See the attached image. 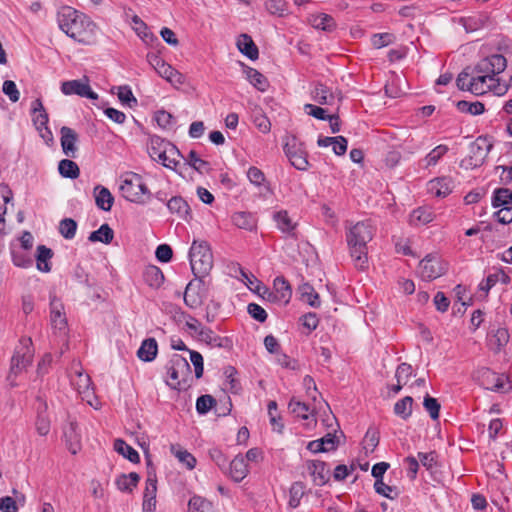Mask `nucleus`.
<instances>
[{"mask_svg": "<svg viewBox=\"0 0 512 512\" xmlns=\"http://www.w3.org/2000/svg\"><path fill=\"white\" fill-rule=\"evenodd\" d=\"M158 351L157 342L153 338L146 339L142 342L137 354L143 361H152Z\"/></svg>", "mask_w": 512, "mask_h": 512, "instance_id": "obj_33", "label": "nucleus"}, {"mask_svg": "<svg viewBox=\"0 0 512 512\" xmlns=\"http://www.w3.org/2000/svg\"><path fill=\"white\" fill-rule=\"evenodd\" d=\"M61 92L67 96L76 94L92 100H96L98 98V95L92 91L87 77L79 80L64 81L61 84Z\"/></svg>", "mask_w": 512, "mask_h": 512, "instance_id": "obj_14", "label": "nucleus"}, {"mask_svg": "<svg viewBox=\"0 0 512 512\" xmlns=\"http://www.w3.org/2000/svg\"><path fill=\"white\" fill-rule=\"evenodd\" d=\"M190 352V360L195 368V375L197 378L202 377L203 375V357L197 351H189Z\"/></svg>", "mask_w": 512, "mask_h": 512, "instance_id": "obj_63", "label": "nucleus"}, {"mask_svg": "<svg viewBox=\"0 0 512 512\" xmlns=\"http://www.w3.org/2000/svg\"><path fill=\"white\" fill-rule=\"evenodd\" d=\"M237 47L250 59H256L258 57V49L256 45L254 44L251 37L246 34L239 36L237 40Z\"/></svg>", "mask_w": 512, "mask_h": 512, "instance_id": "obj_34", "label": "nucleus"}, {"mask_svg": "<svg viewBox=\"0 0 512 512\" xmlns=\"http://www.w3.org/2000/svg\"><path fill=\"white\" fill-rule=\"evenodd\" d=\"M139 480V475L135 472H131L129 474H121L118 476L115 483L120 491L130 493L137 486Z\"/></svg>", "mask_w": 512, "mask_h": 512, "instance_id": "obj_31", "label": "nucleus"}, {"mask_svg": "<svg viewBox=\"0 0 512 512\" xmlns=\"http://www.w3.org/2000/svg\"><path fill=\"white\" fill-rule=\"evenodd\" d=\"M157 479L154 472L149 471L143 494L142 512H155L156 510Z\"/></svg>", "mask_w": 512, "mask_h": 512, "instance_id": "obj_15", "label": "nucleus"}, {"mask_svg": "<svg viewBox=\"0 0 512 512\" xmlns=\"http://www.w3.org/2000/svg\"><path fill=\"white\" fill-rule=\"evenodd\" d=\"M148 151L153 160L167 168L176 169L180 162L181 154L177 147L160 137L151 138Z\"/></svg>", "mask_w": 512, "mask_h": 512, "instance_id": "obj_7", "label": "nucleus"}, {"mask_svg": "<svg viewBox=\"0 0 512 512\" xmlns=\"http://www.w3.org/2000/svg\"><path fill=\"white\" fill-rule=\"evenodd\" d=\"M12 199V192L6 185H0V230L4 228V215L7 213V205Z\"/></svg>", "mask_w": 512, "mask_h": 512, "instance_id": "obj_40", "label": "nucleus"}, {"mask_svg": "<svg viewBox=\"0 0 512 512\" xmlns=\"http://www.w3.org/2000/svg\"><path fill=\"white\" fill-rule=\"evenodd\" d=\"M59 173L63 177L75 179L79 176V167L75 162L69 159L61 160L58 166Z\"/></svg>", "mask_w": 512, "mask_h": 512, "instance_id": "obj_45", "label": "nucleus"}, {"mask_svg": "<svg viewBox=\"0 0 512 512\" xmlns=\"http://www.w3.org/2000/svg\"><path fill=\"white\" fill-rule=\"evenodd\" d=\"M168 209L177 213L180 217L186 219L189 215V206L186 201L181 197H173L167 203Z\"/></svg>", "mask_w": 512, "mask_h": 512, "instance_id": "obj_41", "label": "nucleus"}, {"mask_svg": "<svg viewBox=\"0 0 512 512\" xmlns=\"http://www.w3.org/2000/svg\"><path fill=\"white\" fill-rule=\"evenodd\" d=\"M52 251L45 246H39L37 248V268L42 272H49L50 267V259L52 258Z\"/></svg>", "mask_w": 512, "mask_h": 512, "instance_id": "obj_39", "label": "nucleus"}, {"mask_svg": "<svg viewBox=\"0 0 512 512\" xmlns=\"http://www.w3.org/2000/svg\"><path fill=\"white\" fill-rule=\"evenodd\" d=\"M59 28L79 43L92 45L96 41L97 25L85 14L65 6L57 16Z\"/></svg>", "mask_w": 512, "mask_h": 512, "instance_id": "obj_2", "label": "nucleus"}, {"mask_svg": "<svg viewBox=\"0 0 512 512\" xmlns=\"http://www.w3.org/2000/svg\"><path fill=\"white\" fill-rule=\"evenodd\" d=\"M498 282L507 285L510 283V277L503 271H497L488 275L486 280L480 283V289L482 291L488 292Z\"/></svg>", "mask_w": 512, "mask_h": 512, "instance_id": "obj_35", "label": "nucleus"}, {"mask_svg": "<svg viewBox=\"0 0 512 512\" xmlns=\"http://www.w3.org/2000/svg\"><path fill=\"white\" fill-rule=\"evenodd\" d=\"M412 375V367L409 364L402 363L396 370L395 377L399 384L406 385Z\"/></svg>", "mask_w": 512, "mask_h": 512, "instance_id": "obj_56", "label": "nucleus"}, {"mask_svg": "<svg viewBox=\"0 0 512 512\" xmlns=\"http://www.w3.org/2000/svg\"><path fill=\"white\" fill-rule=\"evenodd\" d=\"M246 79L259 91L264 92L269 86L267 78L256 69L247 67L244 71Z\"/></svg>", "mask_w": 512, "mask_h": 512, "instance_id": "obj_32", "label": "nucleus"}, {"mask_svg": "<svg viewBox=\"0 0 512 512\" xmlns=\"http://www.w3.org/2000/svg\"><path fill=\"white\" fill-rule=\"evenodd\" d=\"M70 380L72 386L78 392L83 401L96 410L101 408V402L95 396L91 378L88 374L84 373L80 363L74 362L72 364Z\"/></svg>", "mask_w": 512, "mask_h": 512, "instance_id": "obj_5", "label": "nucleus"}, {"mask_svg": "<svg viewBox=\"0 0 512 512\" xmlns=\"http://www.w3.org/2000/svg\"><path fill=\"white\" fill-rule=\"evenodd\" d=\"M272 291L274 303L284 305L289 303L292 296V290L288 282L283 277H277L274 280Z\"/></svg>", "mask_w": 512, "mask_h": 512, "instance_id": "obj_20", "label": "nucleus"}, {"mask_svg": "<svg viewBox=\"0 0 512 512\" xmlns=\"http://www.w3.org/2000/svg\"><path fill=\"white\" fill-rule=\"evenodd\" d=\"M247 178L255 186H263L266 183L264 173L257 167H250L247 171Z\"/></svg>", "mask_w": 512, "mask_h": 512, "instance_id": "obj_55", "label": "nucleus"}, {"mask_svg": "<svg viewBox=\"0 0 512 512\" xmlns=\"http://www.w3.org/2000/svg\"><path fill=\"white\" fill-rule=\"evenodd\" d=\"M289 409L297 417L308 420L310 408L305 403L292 399L289 403Z\"/></svg>", "mask_w": 512, "mask_h": 512, "instance_id": "obj_49", "label": "nucleus"}, {"mask_svg": "<svg viewBox=\"0 0 512 512\" xmlns=\"http://www.w3.org/2000/svg\"><path fill=\"white\" fill-rule=\"evenodd\" d=\"M278 229L284 233L291 234L296 229L298 221L292 217L288 211L280 210L277 211L273 216Z\"/></svg>", "mask_w": 512, "mask_h": 512, "instance_id": "obj_23", "label": "nucleus"}, {"mask_svg": "<svg viewBox=\"0 0 512 512\" xmlns=\"http://www.w3.org/2000/svg\"><path fill=\"white\" fill-rule=\"evenodd\" d=\"M65 443L72 454L78 453L81 449V435L75 422H70L64 430Z\"/></svg>", "mask_w": 512, "mask_h": 512, "instance_id": "obj_22", "label": "nucleus"}, {"mask_svg": "<svg viewBox=\"0 0 512 512\" xmlns=\"http://www.w3.org/2000/svg\"><path fill=\"white\" fill-rule=\"evenodd\" d=\"M117 96L123 104H126L129 107H132L137 103L132 91L126 86L117 88Z\"/></svg>", "mask_w": 512, "mask_h": 512, "instance_id": "obj_54", "label": "nucleus"}, {"mask_svg": "<svg viewBox=\"0 0 512 512\" xmlns=\"http://www.w3.org/2000/svg\"><path fill=\"white\" fill-rule=\"evenodd\" d=\"M187 162L190 166H192L195 170L199 172H204L207 170V162L202 160L195 151H190L187 157Z\"/></svg>", "mask_w": 512, "mask_h": 512, "instance_id": "obj_58", "label": "nucleus"}, {"mask_svg": "<svg viewBox=\"0 0 512 512\" xmlns=\"http://www.w3.org/2000/svg\"><path fill=\"white\" fill-rule=\"evenodd\" d=\"M428 191L435 197H447L453 190V179L447 176L438 177L428 182Z\"/></svg>", "mask_w": 512, "mask_h": 512, "instance_id": "obj_17", "label": "nucleus"}, {"mask_svg": "<svg viewBox=\"0 0 512 512\" xmlns=\"http://www.w3.org/2000/svg\"><path fill=\"white\" fill-rule=\"evenodd\" d=\"M424 407L429 412L430 416L433 419H437L439 416V409L440 405L438 404L437 400L432 397H425L424 399Z\"/></svg>", "mask_w": 512, "mask_h": 512, "instance_id": "obj_64", "label": "nucleus"}, {"mask_svg": "<svg viewBox=\"0 0 512 512\" xmlns=\"http://www.w3.org/2000/svg\"><path fill=\"white\" fill-rule=\"evenodd\" d=\"M447 152L448 147L446 145H438L432 149L423 159L425 162V167L435 166Z\"/></svg>", "mask_w": 512, "mask_h": 512, "instance_id": "obj_47", "label": "nucleus"}, {"mask_svg": "<svg viewBox=\"0 0 512 512\" xmlns=\"http://www.w3.org/2000/svg\"><path fill=\"white\" fill-rule=\"evenodd\" d=\"M119 189L122 196L133 203L145 204L151 198V192L142 176L134 172H127L122 176Z\"/></svg>", "mask_w": 512, "mask_h": 512, "instance_id": "obj_4", "label": "nucleus"}, {"mask_svg": "<svg viewBox=\"0 0 512 512\" xmlns=\"http://www.w3.org/2000/svg\"><path fill=\"white\" fill-rule=\"evenodd\" d=\"M395 41V36L391 33H380L375 34L371 38V42L374 48L380 49Z\"/></svg>", "mask_w": 512, "mask_h": 512, "instance_id": "obj_52", "label": "nucleus"}, {"mask_svg": "<svg viewBox=\"0 0 512 512\" xmlns=\"http://www.w3.org/2000/svg\"><path fill=\"white\" fill-rule=\"evenodd\" d=\"M320 147H332L336 155H343L347 150V140L343 136L337 137H319L317 141Z\"/></svg>", "mask_w": 512, "mask_h": 512, "instance_id": "obj_26", "label": "nucleus"}, {"mask_svg": "<svg viewBox=\"0 0 512 512\" xmlns=\"http://www.w3.org/2000/svg\"><path fill=\"white\" fill-rule=\"evenodd\" d=\"M171 452L179 460V462L185 465L188 469L191 470L195 467L196 459L187 450L178 445H172Z\"/></svg>", "mask_w": 512, "mask_h": 512, "instance_id": "obj_37", "label": "nucleus"}, {"mask_svg": "<svg viewBox=\"0 0 512 512\" xmlns=\"http://www.w3.org/2000/svg\"><path fill=\"white\" fill-rule=\"evenodd\" d=\"M413 399L409 396L399 400L394 406V412L396 415L403 419H407L412 413Z\"/></svg>", "mask_w": 512, "mask_h": 512, "instance_id": "obj_48", "label": "nucleus"}, {"mask_svg": "<svg viewBox=\"0 0 512 512\" xmlns=\"http://www.w3.org/2000/svg\"><path fill=\"white\" fill-rule=\"evenodd\" d=\"M114 449L127 459H129L131 462H138L139 461V454L136 450H134L131 446H129L127 443H125L123 440H116L114 442Z\"/></svg>", "mask_w": 512, "mask_h": 512, "instance_id": "obj_44", "label": "nucleus"}, {"mask_svg": "<svg viewBox=\"0 0 512 512\" xmlns=\"http://www.w3.org/2000/svg\"><path fill=\"white\" fill-rule=\"evenodd\" d=\"M374 487L377 493L387 498L393 499L397 495L396 489L386 485L382 480H376Z\"/></svg>", "mask_w": 512, "mask_h": 512, "instance_id": "obj_59", "label": "nucleus"}, {"mask_svg": "<svg viewBox=\"0 0 512 512\" xmlns=\"http://www.w3.org/2000/svg\"><path fill=\"white\" fill-rule=\"evenodd\" d=\"M189 377L190 365L188 361L179 355H174L168 369L167 384L173 389H181L187 385Z\"/></svg>", "mask_w": 512, "mask_h": 512, "instance_id": "obj_9", "label": "nucleus"}, {"mask_svg": "<svg viewBox=\"0 0 512 512\" xmlns=\"http://www.w3.org/2000/svg\"><path fill=\"white\" fill-rule=\"evenodd\" d=\"M61 133V146L64 154L68 157L74 158L77 153V141L78 134L69 127H62L60 130Z\"/></svg>", "mask_w": 512, "mask_h": 512, "instance_id": "obj_19", "label": "nucleus"}, {"mask_svg": "<svg viewBox=\"0 0 512 512\" xmlns=\"http://www.w3.org/2000/svg\"><path fill=\"white\" fill-rule=\"evenodd\" d=\"M253 122L262 133H268L271 129L269 119L260 112L255 113Z\"/></svg>", "mask_w": 512, "mask_h": 512, "instance_id": "obj_60", "label": "nucleus"}, {"mask_svg": "<svg viewBox=\"0 0 512 512\" xmlns=\"http://www.w3.org/2000/svg\"><path fill=\"white\" fill-rule=\"evenodd\" d=\"M507 66L506 58L495 54L482 59L472 73L462 71L457 78V86L461 90H467L475 95H482L492 91L497 95L506 93L508 86L497 77Z\"/></svg>", "mask_w": 512, "mask_h": 512, "instance_id": "obj_1", "label": "nucleus"}, {"mask_svg": "<svg viewBox=\"0 0 512 512\" xmlns=\"http://www.w3.org/2000/svg\"><path fill=\"white\" fill-rule=\"evenodd\" d=\"M481 372V384L490 390L501 391L504 389V378L497 375L496 373L483 369Z\"/></svg>", "mask_w": 512, "mask_h": 512, "instance_id": "obj_25", "label": "nucleus"}, {"mask_svg": "<svg viewBox=\"0 0 512 512\" xmlns=\"http://www.w3.org/2000/svg\"><path fill=\"white\" fill-rule=\"evenodd\" d=\"M264 6L269 14L279 17H283L288 9L286 0H266Z\"/></svg>", "mask_w": 512, "mask_h": 512, "instance_id": "obj_43", "label": "nucleus"}, {"mask_svg": "<svg viewBox=\"0 0 512 512\" xmlns=\"http://www.w3.org/2000/svg\"><path fill=\"white\" fill-rule=\"evenodd\" d=\"M492 147L493 143L490 139L487 137H478L470 145V154L462 161V166L466 169H472L481 166Z\"/></svg>", "mask_w": 512, "mask_h": 512, "instance_id": "obj_10", "label": "nucleus"}, {"mask_svg": "<svg viewBox=\"0 0 512 512\" xmlns=\"http://www.w3.org/2000/svg\"><path fill=\"white\" fill-rule=\"evenodd\" d=\"M235 226L245 230H253L256 227V219L250 213L238 212L232 217Z\"/></svg>", "mask_w": 512, "mask_h": 512, "instance_id": "obj_36", "label": "nucleus"}, {"mask_svg": "<svg viewBox=\"0 0 512 512\" xmlns=\"http://www.w3.org/2000/svg\"><path fill=\"white\" fill-rule=\"evenodd\" d=\"M77 224L72 219H64L59 226L60 233L67 239L74 237Z\"/></svg>", "mask_w": 512, "mask_h": 512, "instance_id": "obj_57", "label": "nucleus"}, {"mask_svg": "<svg viewBox=\"0 0 512 512\" xmlns=\"http://www.w3.org/2000/svg\"><path fill=\"white\" fill-rule=\"evenodd\" d=\"M308 24L313 28L331 33L336 30L337 23L335 19L326 13H314L308 16Z\"/></svg>", "mask_w": 512, "mask_h": 512, "instance_id": "obj_18", "label": "nucleus"}, {"mask_svg": "<svg viewBox=\"0 0 512 512\" xmlns=\"http://www.w3.org/2000/svg\"><path fill=\"white\" fill-rule=\"evenodd\" d=\"M313 99L320 105L332 104L334 95L323 85H318L313 91Z\"/></svg>", "mask_w": 512, "mask_h": 512, "instance_id": "obj_46", "label": "nucleus"}, {"mask_svg": "<svg viewBox=\"0 0 512 512\" xmlns=\"http://www.w3.org/2000/svg\"><path fill=\"white\" fill-rule=\"evenodd\" d=\"M248 472L249 470L245 458L240 455L236 456L230 464V477L234 481L240 482L247 476Z\"/></svg>", "mask_w": 512, "mask_h": 512, "instance_id": "obj_28", "label": "nucleus"}, {"mask_svg": "<svg viewBox=\"0 0 512 512\" xmlns=\"http://www.w3.org/2000/svg\"><path fill=\"white\" fill-rule=\"evenodd\" d=\"M460 23L467 32H475L486 27L490 23V16L487 13H477L461 18Z\"/></svg>", "mask_w": 512, "mask_h": 512, "instance_id": "obj_21", "label": "nucleus"}, {"mask_svg": "<svg viewBox=\"0 0 512 512\" xmlns=\"http://www.w3.org/2000/svg\"><path fill=\"white\" fill-rule=\"evenodd\" d=\"M346 241L351 257L358 268L363 269L367 263L368 246L372 240L375 228L368 220L350 223L346 227Z\"/></svg>", "mask_w": 512, "mask_h": 512, "instance_id": "obj_3", "label": "nucleus"}, {"mask_svg": "<svg viewBox=\"0 0 512 512\" xmlns=\"http://www.w3.org/2000/svg\"><path fill=\"white\" fill-rule=\"evenodd\" d=\"M23 349L25 351H17L11 359L10 370L7 375V381L11 387L18 385V377L22 374L25 368L31 362V352L29 346L32 344L30 338H24L21 340Z\"/></svg>", "mask_w": 512, "mask_h": 512, "instance_id": "obj_8", "label": "nucleus"}, {"mask_svg": "<svg viewBox=\"0 0 512 512\" xmlns=\"http://www.w3.org/2000/svg\"><path fill=\"white\" fill-rule=\"evenodd\" d=\"M3 92L9 97L12 102L19 100L20 93L16 87V84L11 80H6L3 83Z\"/></svg>", "mask_w": 512, "mask_h": 512, "instance_id": "obj_61", "label": "nucleus"}, {"mask_svg": "<svg viewBox=\"0 0 512 512\" xmlns=\"http://www.w3.org/2000/svg\"><path fill=\"white\" fill-rule=\"evenodd\" d=\"M154 119L157 122V124L163 128V129H172L173 127V116L165 111V110H159L155 113Z\"/></svg>", "mask_w": 512, "mask_h": 512, "instance_id": "obj_51", "label": "nucleus"}, {"mask_svg": "<svg viewBox=\"0 0 512 512\" xmlns=\"http://www.w3.org/2000/svg\"><path fill=\"white\" fill-rule=\"evenodd\" d=\"M93 193L97 207L104 211H110L114 202L111 192L105 187L96 186Z\"/></svg>", "mask_w": 512, "mask_h": 512, "instance_id": "obj_29", "label": "nucleus"}, {"mask_svg": "<svg viewBox=\"0 0 512 512\" xmlns=\"http://www.w3.org/2000/svg\"><path fill=\"white\" fill-rule=\"evenodd\" d=\"M457 107L462 112H467L472 115H479L484 111V105L480 102L469 103L467 101H459Z\"/></svg>", "mask_w": 512, "mask_h": 512, "instance_id": "obj_53", "label": "nucleus"}, {"mask_svg": "<svg viewBox=\"0 0 512 512\" xmlns=\"http://www.w3.org/2000/svg\"><path fill=\"white\" fill-rule=\"evenodd\" d=\"M114 237L113 230L109 227L108 224H103L97 231H94L90 234L89 240L91 242H102L104 244H109Z\"/></svg>", "mask_w": 512, "mask_h": 512, "instance_id": "obj_38", "label": "nucleus"}, {"mask_svg": "<svg viewBox=\"0 0 512 512\" xmlns=\"http://www.w3.org/2000/svg\"><path fill=\"white\" fill-rule=\"evenodd\" d=\"M146 280L151 287H159L164 280L163 273L155 266L149 267L146 270Z\"/></svg>", "mask_w": 512, "mask_h": 512, "instance_id": "obj_50", "label": "nucleus"}, {"mask_svg": "<svg viewBox=\"0 0 512 512\" xmlns=\"http://www.w3.org/2000/svg\"><path fill=\"white\" fill-rule=\"evenodd\" d=\"M147 57L149 63L155 69V71L158 73L160 77L164 78L177 88L184 84L185 77L183 76V74L174 69L171 65L164 62L157 55L151 54Z\"/></svg>", "mask_w": 512, "mask_h": 512, "instance_id": "obj_13", "label": "nucleus"}, {"mask_svg": "<svg viewBox=\"0 0 512 512\" xmlns=\"http://www.w3.org/2000/svg\"><path fill=\"white\" fill-rule=\"evenodd\" d=\"M191 269L195 276L201 278L210 273L213 268V255L206 241L194 240L190 252Z\"/></svg>", "mask_w": 512, "mask_h": 512, "instance_id": "obj_6", "label": "nucleus"}, {"mask_svg": "<svg viewBox=\"0 0 512 512\" xmlns=\"http://www.w3.org/2000/svg\"><path fill=\"white\" fill-rule=\"evenodd\" d=\"M188 512H214L212 503L200 496H193L188 503Z\"/></svg>", "mask_w": 512, "mask_h": 512, "instance_id": "obj_42", "label": "nucleus"}, {"mask_svg": "<svg viewBox=\"0 0 512 512\" xmlns=\"http://www.w3.org/2000/svg\"><path fill=\"white\" fill-rule=\"evenodd\" d=\"M214 399L210 395H203L198 398L196 409L199 413H207L213 406Z\"/></svg>", "mask_w": 512, "mask_h": 512, "instance_id": "obj_62", "label": "nucleus"}, {"mask_svg": "<svg viewBox=\"0 0 512 512\" xmlns=\"http://www.w3.org/2000/svg\"><path fill=\"white\" fill-rule=\"evenodd\" d=\"M308 470L316 485H324L329 479V469L321 461H312L308 464Z\"/></svg>", "mask_w": 512, "mask_h": 512, "instance_id": "obj_24", "label": "nucleus"}, {"mask_svg": "<svg viewBox=\"0 0 512 512\" xmlns=\"http://www.w3.org/2000/svg\"><path fill=\"white\" fill-rule=\"evenodd\" d=\"M284 150L291 164L299 169L306 170L308 167L307 152L303 144L294 136L286 139Z\"/></svg>", "mask_w": 512, "mask_h": 512, "instance_id": "obj_12", "label": "nucleus"}, {"mask_svg": "<svg viewBox=\"0 0 512 512\" xmlns=\"http://www.w3.org/2000/svg\"><path fill=\"white\" fill-rule=\"evenodd\" d=\"M447 271V264L437 254H429L419 263L418 272L424 280H434Z\"/></svg>", "mask_w": 512, "mask_h": 512, "instance_id": "obj_11", "label": "nucleus"}, {"mask_svg": "<svg viewBox=\"0 0 512 512\" xmlns=\"http://www.w3.org/2000/svg\"><path fill=\"white\" fill-rule=\"evenodd\" d=\"M436 218L434 211L429 207H419L410 215V222L413 225H425Z\"/></svg>", "mask_w": 512, "mask_h": 512, "instance_id": "obj_30", "label": "nucleus"}, {"mask_svg": "<svg viewBox=\"0 0 512 512\" xmlns=\"http://www.w3.org/2000/svg\"><path fill=\"white\" fill-rule=\"evenodd\" d=\"M50 320L55 330L59 333L65 334L67 329V319L64 313V306L57 299H53L51 301Z\"/></svg>", "mask_w": 512, "mask_h": 512, "instance_id": "obj_16", "label": "nucleus"}, {"mask_svg": "<svg viewBox=\"0 0 512 512\" xmlns=\"http://www.w3.org/2000/svg\"><path fill=\"white\" fill-rule=\"evenodd\" d=\"M300 300L313 308H318L321 305L319 294L308 283H304L298 288Z\"/></svg>", "mask_w": 512, "mask_h": 512, "instance_id": "obj_27", "label": "nucleus"}]
</instances>
